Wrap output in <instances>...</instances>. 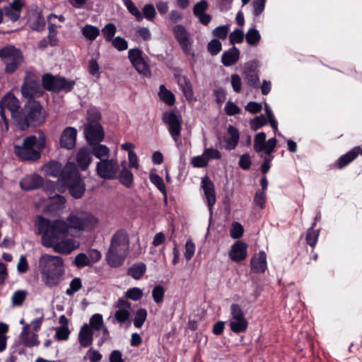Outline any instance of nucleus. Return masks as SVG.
I'll return each instance as SVG.
<instances>
[{"instance_id": "obj_1", "label": "nucleus", "mask_w": 362, "mask_h": 362, "mask_svg": "<svg viewBox=\"0 0 362 362\" xmlns=\"http://www.w3.org/2000/svg\"><path fill=\"white\" fill-rule=\"evenodd\" d=\"M37 229L41 234V243L47 248L61 255H69L80 247V243L66 236L69 234L66 223L62 219L49 220L38 217Z\"/></svg>"}, {"instance_id": "obj_2", "label": "nucleus", "mask_w": 362, "mask_h": 362, "mask_svg": "<svg viewBox=\"0 0 362 362\" xmlns=\"http://www.w3.org/2000/svg\"><path fill=\"white\" fill-rule=\"evenodd\" d=\"M38 270L42 281L45 286H58L64 279L65 264L64 259L59 255L42 254L38 259Z\"/></svg>"}, {"instance_id": "obj_3", "label": "nucleus", "mask_w": 362, "mask_h": 362, "mask_svg": "<svg viewBox=\"0 0 362 362\" xmlns=\"http://www.w3.org/2000/svg\"><path fill=\"white\" fill-rule=\"evenodd\" d=\"M129 235L125 230L119 229L114 233L105 255L107 264L115 268L122 266L129 254Z\"/></svg>"}, {"instance_id": "obj_4", "label": "nucleus", "mask_w": 362, "mask_h": 362, "mask_svg": "<svg viewBox=\"0 0 362 362\" xmlns=\"http://www.w3.org/2000/svg\"><path fill=\"white\" fill-rule=\"evenodd\" d=\"M46 136L39 131L37 135L27 136L21 146H15L16 154L23 160H37L45 147Z\"/></svg>"}, {"instance_id": "obj_5", "label": "nucleus", "mask_w": 362, "mask_h": 362, "mask_svg": "<svg viewBox=\"0 0 362 362\" xmlns=\"http://www.w3.org/2000/svg\"><path fill=\"white\" fill-rule=\"evenodd\" d=\"M64 221L70 234L72 232L92 231L99 224V220L95 216L81 210L71 212Z\"/></svg>"}, {"instance_id": "obj_6", "label": "nucleus", "mask_w": 362, "mask_h": 362, "mask_svg": "<svg viewBox=\"0 0 362 362\" xmlns=\"http://www.w3.org/2000/svg\"><path fill=\"white\" fill-rule=\"evenodd\" d=\"M62 182L69 187V192L76 199L81 198L86 190L84 182L74 163H68L62 176Z\"/></svg>"}, {"instance_id": "obj_7", "label": "nucleus", "mask_w": 362, "mask_h": 362, "mask_svg": "<svg viewBox=\"0 0 362 362\" xmlns=\"http://www.w3.org/2000/svg\"><path fill=\"white\" fill-rule=\"evenodd\" d=\"M228 326L235 333L245 332L247 329L248 322L241 307L237 303L230 305Z\"/></svg>"}, {"instance_id": "obj_8", "label": "nucleus", "mask_w": 362, "mask_h": 362, "mask_svg": "<svg viewBox=\"0 0 362 362\" xmlns=\"http://www.w3.org/2000/svg\"><path fill=\"white\" fill-rule=\"evenodd\" d=\"M42 85L45 89L54 92L70 91L75 85L74 81H68L64 77L54 76L46 74L42 77Z\"/></svg>"}, {"instance_id": "obj_9", "label": "nucleus", "mask_w": 362, "mask_h": 362, "mask_svg": "<svg viewBox=\"0 0 362 362\" xmlns=\"http://www.w3.org/2000/svg\"><path fill=\"white\" fill-rule=\"evenodd\" d=\"M163 121L168 124V131L175 143H180L182 119L178 112L171 111L163 115Z\"/></svg>"}, {"instance_id": "obj_10", "label": "nucleus", "mask_w": 362, "mask_h": 362, "mask_svg": "<svg viewBox=\"0 0 362 362\" xmlns=\"http://www.w3.org/2000/svg\"><path fill=\"white\" fill-rule=\"evenodd\" d=\"M20 109V103L15 95L8 93L0 101V117L4 122L6 128L8 129V119L6 110L12 117H16Z\"/></svg>"}, {"instance_id": "obj_11", "label": "nucleus", "mask_w": 362, "mask_h": 362, "mask_svg": "<svg viewBox=\"0 0 362 362\" xmlns=\"http://www.w3.org/2000/svg\"><path fill=\"white\" fill-rule=\"evenodd\" d=\"M0 56L3 59L7 73H13L17 69L22 61V54L13 46H7L0 52Z\"/></svg>"}, {"instance_id": "obj_12", "label": "nucleus", "mask_w": 362, "mask_h": 362, "mask_svg": "<svg viewBox=\"0 0 362 362\" xmlns=\"http://www.w3.org/2000/svg\"><path fill=\"white\" fill-rule=\"evenodd\" d=\"M26 112V127L29 124L41 125L45 122V111L39 103L36 101L30 102L27 106Z\"/></svg>"}, {"instance_id": "obj_13", "label": "nucleus", "mask_w": 362, "mask_h": 362, "mask_svg": "<svg viewBox=\"0 0 362 362\" xmlns=\"http://www.w3.org/2000/svg\"><path fill=\"white\" fill-rule=\"evenodd\" d=\"M119 164L116 159L105 158L97 163L96 173L103 179L113 180L117 177Z\"/></svg>"}, {"instance_id": "obj_14", "label": "nucleus", "mask_w": 362, "mask_h": 362, "mask_svg": "<svg viewBox=\"0 0 362 362\" xmlns=\"http://www.w3.org/2000/svg\"><path fill=\"white\" fill-rule=\"evenodd\" d=\"M173 32L183 52L185 54H191L193 40L185 27L177 25L173 28Z\"/></svg>"}, {"instance_id": "obj_15", "label": "nucleus", "mask_w": 362, "mask_h": 362, "mask_svg": "<svg viewBox=\"0 0 362 362\" xmlns=\"http://www.w3.org/2000/svg\"><path fill=\"white\" fill-rule=\"evenodd\" d=\"M267 135L264 132L257 134L254 139V149L257 153L264 151L266 154H270L275 148L276 139L275 138L269 139L266 142Z\"/></svg>"}, {"instance_id": "obj_16", "label": "nucleus", "mask_w": 362, "mask_h": 362, "mask_svg": "<svg viewBox=\"0 0 362 362\" xmlns=\"http://www.w3.org/2000/svg\"><path fill=\"white\" fill-rule=\"evenodd\" d=\"M128 58L136 70L145 76L149 74L148 66L142 57V52L137 48L130 49L128 52Z\"/></svg>"}, {"instance_id": "obj_17", "label": "nucleus", "mask_w": 362, "mask_h": 362, "mask_svg": "<svg viewBox=\"0 0 362 362\" xmlns=\"http://www.w3.org/2000/svg\"><path fill=\"white\" fill-rule=\"evenodd\" d=\"M21 93L26 98H33L42 95V88L39 81L33 77L28 76L21 88Z\"/></svg>"}, {"instance_id": "obj_18", "label": "nucleus", "mask_w": 362, "mask_h": 362, "mask_svg": "<svg viewBox=\"0 0 362 362\" xmlns=\"http://www.w3.org/2000/svg\"><path fill=\"white\" fill-rule=\"evenodd\" d=\"M84 133L89 144L99 143L104 138V132L98 122L89 123L85 127Z\"/></svg>"}, {"instance_id": "obj_19", "label": "nucleus", "mask_w": 362, "mask_h": 362, "mask_svg": "<svg viewBox=\"0 0 362 362\" xmlns=\"http://www.w3.org/2000/svg\"><path fill=\"white\" fill-rule=\"evenodd\" d=\"M88 325L92 330H102L103 333L98 343L99 346H102L110 338V333L107 327L104 325L102 315L99 313L93 315L90 318Z\"/></svg>"}, {"instance_id": "obj_20", "label": "nucleus", "mask_w": 362, "mask_h": 362, "mask_svg": "<svg viewBox=\"0 0 362 362\" xmlns=\"http://www.w3.org/2000/svg\"><path fill=\"white\" fill-rule=\"evenodd\" d=\"M92 152L90 148L83 147L78 150L76 154V168L78 167L81 170H86L88 168L92 162Z\"/></svg>"}, {"instance_id": "obj_21", "label": "nucleus", "mask_w": 362, "mask_h": 362, "mask_svg": "<svg viewBox=\"0 0 362 362\" xmlns=\"http://www.w3.org/2000/svg\"><path fill=\"white\" fill-rule=\"evenodd\" d=\"M117 310L115 313V320L119 323H124L129 320L130 317L129 310L131 308V303L127 300L119 298L116 304Z\"/></svg>"}, {"instance_id": "obj_22", "label": "nucleus", "mask_w": 362, "mask_h": 362, "mask_svg": "<svg viewBox=\"0 0 362 362\" xmlns=\"http://www.w3.org/2000/svg\"><path fill=\"white\" fill-rule=\"evenodd\" d=\"M202 188L204 190V195L207 200V204L209 207V210L211 211V208L215 204L216 199L214 185L209 177L204 176L202 177Z\"/></svg>"}, {"instance_id": "obj_23", "label": "nucleus", "mask_w": 362, "mask_h": 362, "mask_svg": "<svg viewBox=\"0 0 362 362\" xmlns=\"http://www.w3.org/2000/svg\"><path fill=\"white\" fill-rule=\"evenodd\" d=\"M247 245L245 243L238 240L230 248L229 257L233 262H239L244 260L247 257Z\"/></svg>"}, {"instance_id": "obj_24", "label": "nucleus", "mask_w": 362, "mask_h": 362, "mask_svg": "<svg viewBox=\"0 0 362 362\" xmlns=\"http://www.w3.org/2000/svg\"><path fill=\"white\" fill-rule=\"evenodd\" d=\"M244 80L246 83L252 88H258L259 78L253 63H247L243 71Z\"/></svg>"}, {"instance_id": "obj_25", "label": "nucleus", "mask_w": 362, "mask_h": 362, "mask_svg": "<svg viewBox=\"0 0 362 362\" xmlns=\"http://www.w3.org/2000/svg\"><path fill=\"white\" fill-rule=\"evenodd\" d=\"M23 189L26 191L34 190L40 188L43 185V179L36 174H30L25 176L20 182Z\"/></svg>"}, {"instance_id": "obj_26", "label": "nucleus", "mask_w": 362, "mask_h": 362, "mask_svg": "<svg viewBox=\"0 0 362 362\" xmlns=\"http://www.w3.org/2000/svg\"><path fill=\"white\" fill-rule=\"evenodd\" d=\"M77 131L74 127H66L62 133L60 145L62 147L71 149L75 146Z\"/></svg>"}, {"instance_id": "obj_27", "label": "nucleus", "mask_w": 362, "mask_h": 362, "mask_svg": "<svg viewBox=\"0 0 362 362\" xmlns=\"http://www.w3.org/2000/svg\"><path fill=\"white\" fill-rule=\"evenodd\" d=\"M251 269L256 274L264 273L267 268V255L264 251L255 255L250 261Z\"/></svg>"}, {"instance_id": "obj_28", "label": "nucleus", "mask_w": 362, "mask_h": 362, "mask_svg": "<svg viewBox=\"0 0 362 362\" xmlns=\"http://www.w3.org/2000/svg\"><path fill=\"white\" fill-rule=\"evenodd\" d=\"M21 339L23 345L27 347H33L40 344L37 334L30 332L28 324L23 326L21 333Z\"/></svg>"}, {"instance_id": "obj_29", "label": "nucleus", "mask_w": 362, "mask_h": 362, "mask_svg": "<svg viewBox=\"0 0 362 362\" xmlns=\"http://www.w3.org/2000/svg\"><path fill=\"white\" fill-rule=\"evenodd\" d=\"M93 341V332L90 326L85 323L80 329L78 341L82 347L86 348L92 344Z\"/></svg>"}, {"instance_id": "obj_30", "label": "nucleus", "mask_w": 362, "mask_h": 362, "mask_svg": "<svg viewBox=\"0 0 362 362\" xmlns=\"http://www.w3.org/2000/svg\"><path fill=\"white\" fill-rule=\"evenodd\" d=\"M22 6L21 0H14L10 6L4 8V16L13 22L16 21L20 17Z\"/></svg>"}, {"instance_id": "obj_31", "label": "nucleus", "mask_w": 362, "mask_h": 362, "mask_svg": "<svg viewBox=\"0 0 362 362\" xmlns=\"http://www.w3.org/2000/svg\"><path fill=\"white\" fill-rule=\"evenodd\" d=\"M43 170L46 175L55 177H59V180L62 182V176L65 171V166L62 168L61 163L52 161L45 165Z\"/></svg>"}, {"instance_id": "obj_32", "label": "nucleus", "mask_w": 362, "mask_h": 362, "mask_svg": "<svg viewBox=\"0 0 362 362\" xmlns=\"http://www.w3.org/2000/svg\"><path fill=\"white\" fill-rule=\"evenodd\" d=\"M228 136L224 138V142L226 143L225 148L227 150H233L237 146L240 135L239 132L235 127L230 125L228 127Z\"/></svg>"}, {"instance_id": "obj_33", "label": "nucleus", "mask_w": 362, "mask_h": 362, "mask_svg": "<svg viewBox=\"0 0 362 362\" xmlns=\"http://www.w3.org/2000/svg\"><path fill=\"white\" fill-rule=\"evenodd\" d=\"M361 153V147L357 146L349 151L345 155L341 156L337 160V167L339 169H341L351 162H352Z\"/></svg>"}, {"instance_id": "obj_34", "label": "nucleus", "mask_w": 362, "mask_h": 362, "mask_svg": "<svg viewBox=\"0 0 362 362\" xmlns=\"http://www.w3.org/2000/svg\"><path fill=\"white\" fill-rule=\"evenodd\" d=\"M240 56V51L235 47H233L229 50L224 52L222 54L221 61L226 66H231L235 64Z\"/></svg>"}, {"instance_id": "obj_35", "label": "nucleus", "mask_w": 362, "mask_h": 362, "mask_svg": "<svg viewBox=\"0 0 362 362\" xmlns=\"http://www.w3.org/2000/svg\"><path fill=\"white\" fill-rule=\"evenodd\" d=\"M122 169L119 175V182L127 187H131L134 183V176L132 173L127 168L126 161L122 163Z\"/></svg>"}, {"instance_id": "obj_36", "label": "nucleus", "mask_w": 362, "mask_h": 362, "mask_svg": "<svg viewBox=\"0 0 362 362\" xmlns=\"http://www.w3.org/2000/svg\"><path fill=\"white\" fill-rule=\"evenodd\" d=\"M177 83L186 99L191 100L193 98L194 93L189 81L185 76H179L177 78Z\"/></svg>"}, {"instance_id": "obj_37", "label": "nucleus", "mask_w": 362, "mask_h": 362, "mask_svg": "<svg viewBox=\"0 0 362 362\" xmlns=\"http://www.w3.org/2000/svg\"><path fill=\"white\" fill-rule=\"evenodd\" d=\"M146 270V264L143 262H139L130 267L128 269L127 274L134 279L139 280L144 276Z\"/></svg>"}, {"instance_id": "obj_38", "label": "nucleus", "mask_w": 362, "mask_h": 362, "mask_svg": "<svg viewBox=\"0 0 362 362\" xmlns=\"http://www.w3.org/2000/svg\"><path fill=\"white\" fill-rule=\"evenodd\" d=\"M92 154L94 155L97 158L102 160L105 158H108L110 155V151L108 147L103 144L97 143L96 145L93 146L90 148Z\"/></svg>"}, {"instance_id": "obj_39", "label": "nucleus", "mask_w": 362, "mask_h": 362, "mask_svg": "<svg viewBox=\"0 0 362 362\" xmlns=\"http://www.w3.org/2000/svg\"><path fill=\"white\" fill-rule=\"evenodd\" d=\"M151 182L158 188V189L163 194L164 201L167 202V191L163 180L157 174L151 173L149 175Z\"/></svg>"}, {"instance_id": "obj_40", "label": "nucleus", "mask_w": 362, "mask_h": 362, "mask_svg": "<svg viewBox=\"0 0 362 362\" xmlns=\"http://www.w3.org/2000/svg\"><path fill=\"white\" fill-rule=\"evenodd\" d=\"M158 95L160 99L168 105H173L175 103V97L174 94L168 90L164 85L160 86Z\"/></svg>"}, {"instance_id": "obj_41", "label": "nucleus", "mask_w": 362, "mask_h": 362, "mask_svg": "<svg viewBox=\"0 0 362 362\" xmlns=\"http://www.w3.org/2000/svg\"><path fill=\"white\" fill-rule=\"evenodd\" d=\"M83 35L88 40L93 41L100 35V30L98 27L92 25H86L81 30Z\"/></svg>"}, {"instance_id": "obj_42", "label": "nucleus", "mask_w": 362, "mask_h": 362, "mask_svg": "<svg viewBox=\"0 0 362 362\" xmlns=\"http://www.w3.org/2000/svg\"><path fill=\"white\" fill-rule=\"evenodd\" d=\"M245 39L249 45H255L259 42L261 35L257 29L250 28L245 35Z\"/></svg>"}, {"instance_id": "obj_43", "label": "nucleus", "mask_w": 362, "mask_h": 362, "mask_svg": "<svg viewBox=\"0 0 362 362\" xmlns=\"http://www.w3.org/2000/svg\"><path fill=\"white\" fill-rule=\"evenodd\" d=\"M129 12L133 15L138 21L143 20V15L132 0H122Z\"/></svg>"}, {"instance_id": "obj_44", "label": "nucleus", "mask_w": 362, "mask_h": 362, "mask_svg": "<svg viewBox=\"0 0 362 362\" xmlns=\"http://www.w3.org/2000/svg\"><path fill=\"white\" fill-rule=\"evenodd\" d=\"M27 292L24 290L15 291L11 297V302L13 306H21L25 301Z\"/></svg>"}, {"instance_id": "obj_45", "label": "nucleus", "mask_w": 362, "mask_h": 362, "mask_svg": "<svg viewBox=\"0 0 362 362\" xmlns=\"http://www.w3.org/2000/svg\"><path fill=\"white\" fill-rule=\"evenodd\" d=\"M117 31L116 26L113 23H107L102 29V33L106 41L110 42L113 40Z\"/></svg>"}, {"instance_id": "obj_46", "label": "nucleus", "mask_w": 362, "mask_h": 362, "mask_svg": "<svg viewBox=\"0 0 362 362\" xmlns=\"http://www.w3.org/2000/svg\"><path fill=\"white\" fill-rule=\"evenodd\" d=\"M147 317V312L144 308L139 309L134 318V325L136 327L140 328L144 325Z\"/></svg>"}, {"instance_id": "obj_47", "label": "nucleus", "mask_w": 362, "mask_h": 362, "mask_svg": "<svg viewBox=\"0 0 362 362\" xmlns=\"http://www.w3.org/2000/svg\"><path fill=\"white\" fill-rule=\"evenodd\" d=\"M82 288V283L81 279L76 277L74 278L69 284V288L66 289V294L71 296L76 292L78 291Z\"/></svg>"}, {"instance_id": "obj_48", "label": "nucleus", "mask_w": 362, "mask_h": 362, "mask_svg": "<svg viewBox=\"0 0 362 362\" xmlns=\"http://www.w3.org/2000/svg\"><path fill=\"white\" fill-rule=\"evenodd\" d=\"M73 264H74L78 268H83L87 266H90L89 260L87 257V255L83 252H81L75 257L73 261Z\"/></svg>"}, {"instance_id": "obj_49", "label": "nucleus", "mask_w": 362, "mask_h": 362, "mask_svg": "<svg viewBox=\"0 0 362 362\" xmlns=\"http://www.w3.org/2000/svg\"><path fill=\"white\" fill-rule=\"evenodd\" d=\"M125 297L134 301L140 300L143 296V291L137 287L128 289L125 293Z\"/></svg>"}, {"instance_id": "obj_50", "label": "nucleus", "mask_w": 362, "mask_h": 362, "mask_svg": "<svg viewBox=\"0 0 362 362\" xmlns=\"http://www.w3.org/2000/svg\"><path fill=\"white\" fill-rule=\"evenodd\" d=\"M143 18L144 17L148 21H152L154 20L156 11L153 4H148L144 6L143 9Z\"/></svg>"}, {"instance_id": "obj_51", "label": "nucleus", "mask_w": 362, "mask_h": 362, "mask_svg": "<svg viewBox=\"0 0 362 362\" xmlns=\"http://www.w3.org/2000/svg\"><path fill=\"white\" fill-rule=\"evenodd\" d=\"M164 293L165 290L162 286L158 285L155 286L152 291V297L153 300L156 303H161L164 298Z\"/></svg>"}, {"instance_id": "obj_52", "label": "nucleus", "mask_w": 362, "mask_h": 362, "mask_svg": "<svg viewBox=\"0 0 362 362\" xmlns=\"http://www.w3.org/2000/svg\"><path fill=\"white\" fill-rule=\"evenodd\" d=\"M203 153L208 162L210 160H219L221 158V153L218 149L214 148H206L204 150Z\"/></svg>"}, {"instance_id": "obj_53", "label": "nucleus", "mask_w": 362, "mask_h": 362, "mask_svg": "<svg viewBox=\"0 0 362 362\" xmlns=\"http://www.w3.org/2000/svg\"><path fill=\"white\" fill-rule=\"evenodd\" d=\"M243 233L244 228L240 223L234 222L232 224L231 228L230 230V235L233 238H240L243 235Z\"/></svg>"}, {"instance_id": "obj_54", "label": "nucleus", "mask_w": 362, "mask_h": 362, "mask_svg": "<svg viewBox=\"0 0 362 362\" xmlns=\"http://www.w3.org/2000/svg\"><path fill=\"white\" fill-rule=\"evenodd\" d=\"M111 41L113 47L118 51H124L128 48L127 41L123 37L117 36Z\"/></svg>"}, {"instance_id": "obj_55", "label": "nucleus", "mask_w": 362, "mask_h": 362, "mask_svg": "<svg viewBox=\"0 0 362 362\" xmlns=\"http://www.w3.org/2000/svg\"><path fill=\"white\" fill-rule=\"evenodd\" d=\"M319 237V230H313L310 228L308 230L306 235V242L312 247H314L317 242Z\"/></svg>"}, {"instance_id": "obj_56", "label": "nucleus", "mask_w": 362, "mask_h": 362, "mask_svg": "<svg viewBox=\"0 0 362 362\" xmlns=\"http://www.w3.org/2000/svg\"><path fill=\"white\" fill-rule=\"evenodd\" d=\"M192 165L195 168H205L208 165V161L204 153L202 155L194 156L191 160Z\"/></svg>"}, {"instance_id": "obj_57", "label": "nucleus", "mask_w": 362, "mask_h": 362, "mask_svg": "<svg viewBox=\"0 0 362 362\" xmlns=\"http://www.w3.org/2000/svg\"><path fill=\"white\" fill-rule=\"evenodd\" d=\"M100 117V113L97 108L90 107L87 110V119L89 123L98 122Z\"/></svg>"}, {"instance_id": "obj_58", "label": "nucleus", "mask_w": 362, "mask_h": 362, "mask_svg": "<svg viewBox=\"0 0 362 362\" xmlns=\"http://www.w3.org/2000/svg\"><path fill=\"white\" fill-rule=\"evenodd\" d=\"M208 51L212 55H216L221 50V43L218 40L214 39L210 41L207 46Z\"/></svg>"}, {"instance_id": "obj_59", "label": "nucleus", "mask_w": 362, "mask_h": 362, "mask_svg": "<svg viewBox=\"0 0 362 362\" xmlns=\"http://www.w3.org/2000/svg\"><path fill=\"white\" fill-rule=\"evenodd\" d=\"M231 44L240 43L244 39V33L243 30L236 29L233 31L229 36Z\"/></svg>"}, {"instance_id": "obj_60", "label": "nucleus", "mask_w": 362, "mask_h": 362, "mask_svg": "<svg viewBox=\"0 0 362 362\" xmlns=\"http://www.w3.org/2000/svg\"><path fill=\"white\" fill-rule=\"evenodd\" d=\"M86 255L90 266L98 262L102 257L100 252L96 249L90 250Z\"/></svg>"}, {"instance_id": "obj_61", "label": "nucleus", "mask_w": 362, "mask_h": 362, "mask_svg": "<svg viewBox=\"0 0 362 362\" xmlns=\"http://www.w3.org/2000/svg\"><path fill=\"white\" fill-rule=\"evenodd\" d=\"M195 252V245L192 240H188L185 243V257L189 261L192 259Z\"/></svg>"}, {"instance_id": "obj_62", "label": "nucleus", "mask_w": 362, "mask_h": 362, "mask_svg": "<svg viewBox=\"0 0 362 362\" xmlns=\"http://www.w3.org/2000/svg\"><path fill=\"white\" fill-rule=\"evenodd\" d=\"M70 331L68 327L62 326L56 330L55 337L59 340H66L69 339Z\"/></svg>"}, {"instance_id": "obj_63", "label": "nucleus", "mask_w": 362, "mask_h": 362, "mask_svg": "<svg viewBox=\"0 0 362 362\" xmlns=\"http://www.w3.org/2000/svg\"><path fill=\"white\" fill-rule=\"evenodd\" d=\"M229 28L228 25H221L216 28L213 30V35L221 39H226L228 33Z\"/></svg>"}, {"instance_id": "obj_64", "label": "nucleus", "mask_w": 362, "mask_h": 362, "mask_svg": "<svg viewBox=\"0 0 362 362\" xmlns=\"http://www.w3.org/2000/svg\"><path fill=\"white\" fill-rule=\"evenodd\" d=\"M266 0H253V13L255 16L260 15L265 6Z\"/></svg>"}]
</instances>
